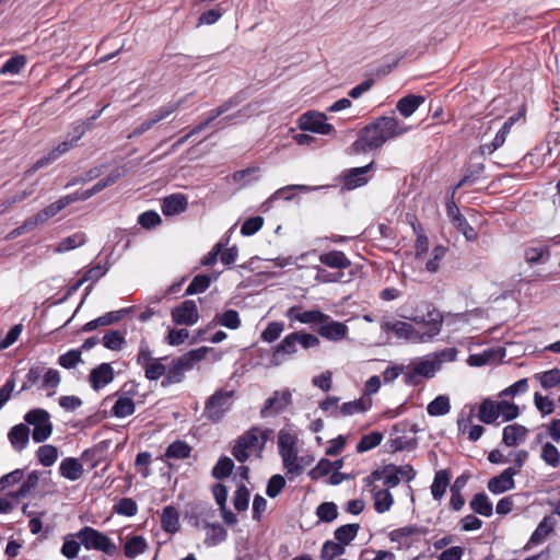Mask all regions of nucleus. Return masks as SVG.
<instances>
[{"label":"nucleus","mask_w":560,"mask_h":560,"mask_svg":"<svg viewBox=\"0 0 560 560\" xmlns=\"http://www.w3.org/2000/svg\"><path fill=\"white\" fill-rule=\"evenodd\" d=\"M121 175L122 174H121V172L119 170L113 171L106 178L97 182L91 189L85 190L81 195L78 194V200L79 199H81V200L89 199L90 197H92L93 195L100 192L101 190H103L107 186L114 184Z\"/></svg>","instance_id":"nucleus-32"},{"label":"nucleus","mask_w":560,"mask_h":560,"mask_svg":"<svg viewBox=\"0 0 560 560\" xmlns=\"http://www.w3.org/2000/svg\"><path fill=\"white\" fill-rule=\"evenodd\" d=\"M172 318L177 325L192 326L199 319L195 301L186 300L172 311Z\"/></svg>","instance_id":"nucleus-18"},{"label":"nucleus","mask_w":560,"mask_h":560,"mask_svg":"<svg viewBox=\"0 0 560 560\" xmlns=\"http://www.w3.org/2000/svg\"><path fill=\"white\" fill-rule=\"evenodd\" d=\"M283 467L289 475H300L301 474V466L298 465V456L299 451H287L283 453H280Z\"/></svg>","instance_id":"nucleus-43"},{"label":"nucleus","mask_w":560,"mask_h":560,"mask_svg":"<svg viewBox=\"0 0 560 560\" xmlns=\"http://www.w3.org/2000/svg\"><path fill=\"white\" fill-rule=\"evenodd\" d=\"M450 483V477L446 471L440 470L435 474L433 483L431 486V492L434 499L440 500Z\"/></svg>","instance_id":"nucleus-42"},{"label":"nucleus","mask_w":560,"mask_h":560,"mask_svg":"<svg viewBox=\"0 0 560 560\" xmlns=\"http://www.w3.org/2000/svg\"><path fill=\"white\" fill-rule=\"evenodd\" d=\"M183 101L170 102L156 110L150 113L148 118L143 120L129 136L128 138H136L150 130L158 122L166 119L173 113H175L182 105Z\"/></svg>","instance_id":"nucleus-10"},{"label":"nucleus","mask_w":560,"mask_h":560,"mask_svg":"<svg viewBox=\"0 0 560 560\" xmlns=\"http://www.w3.org/2000/svg\"><path fill=\"white\" fill-rule=\"evenodd\" d=\"M535 377L540 382L544 388H551L560 383V370L552 369L540 374H536Z\"/></svg>","instance_id":"nucleus-58"},{"label":"nucleus","mask_w":560,"mask_h":560,"mask_svg":"<svg viewBox=\"0 0 560 560\" xmlns=\"http://www.w3.org/2000/svg\"><path fill=\"white\" fill-rule=\"evenodd\" d=\"M136 410L133 400L130 397L121 395L117 398L113 406L112 412L117 418H126L131 416Z\"/></svg>","instance_id":"nucleus-35"},{"label":"nucleus","mask_w":560,"mask_h":560,"mask_svg":"<svg viewBox=\"0 0 560 560\" xmlns=\"http://www.w3.org/2000/svg\"><path fill=\"white\" fill-rule=\"evenodd\" d=\"M143 369L145 377L150 381H156L163 375L166 376L167 366L162 362V359H155Z\"/></svg>","instance_id":"nucleus-51"},{"label":"nucleus","mask_w":560,"mask_h":560,"mask_svg":"<svg viewBox=\"0 0 560 560\" xmlns=\"http://www.w3.org/2000/svg\"><path fill=\"white\" fill-rule=\"evenodd\" d=\"M373 163L362 167H354L349 170L343 175V185L347 189H354L368 183V172L371 170Z\"/></svg>","instance_id":"nucleus-20"},{"label":"nucleus","mask_w":560,"mask_h":560,"mask_svg":"<svg viewBox=\"0 0 560 560\" xmlns=\"http://www.w3.org/2000/svg\"><path fill=\"white\" fill-rule=\"evenodd\" d=\"M319 261L329 268L339 270H343L351 265V261L346 257V255L339 250H331L320 254Z\"/></svg>","instance_id":"nucleus-26"},{"label":"nucleus","mask_w":560,"mask_h":560,"mask_svg":"<svg viewBox=\"0 0 560 560\" xmlns=\"http://www.w3.org/2000/svg\"><path fill=\"white\" fill-rule=\"evenodd\" d=\"M86 243V235L82 232H77L68 237L62 238L54 248V253L62 254L75 249Z\"/></svg>","instance_id":"nucleus-29"},{"label":"nucleus","mask_w":560,"mask_h":560,"mask_svg":"<svg viewBox=\"0 0 560 560\" xmlns=\"http://www.w3.org/2000/svg\"><path fill=\"white\" fill-rule=\"evenodd\" d=\"M478 419L486 424L495 422L499 419L497 401L483 399L479 405Z\"/></svg>","instance_id":"nucleus-31"},{"label":"nucleus","mask_w":560,"mask_h":560,"mask_svg":"<svg viewBox=\"0 0 560 560\" xmlns=\"http://www.w3.org/2000/svg\"><path fill=\"white\" fill-rule=\"evenodd\" d=\"M268 439V431L254 427L237 438L232 455L240 463H245L253 454L260 453Z\"/></svg>","instance_id":"nucleus-3"},{"label":"nucleus","mask_w":560,"mask_h":560,"mask_svg":"<svg viewBox=\"0 0 560 560\" xmlns=\"http://www.w3.org/2000/svg\"><path fill=\"white\" fill-rule=\"evenodd\" d=\"M551 530H552V523L550 522L549 518L545 517L538 524V526L535 529V532L533 533L529 541L535 545L540 544L550 534Z\"/></svg>","instance_id":"nucleus-60"},{"label":"nucleus","mask_w":560,"mask_h":560,"mask_svg":"<svg viewBox=\"0 0 560 560\" xmlns=\"http://www.w3.org/2000/svg\"><path fill=\"white\" fill-rule=\"evenodd\" d=\"M49 418V413L44 409H34L24 416L25 422L34 427L32 433L34 442L42 443L51 435L52 423Z\"/></svg>","instance_id":"nucleus-8"},{"label":"nucleus","mask_w":560,"mask_h":560,"mask_svg":"<svg viewBox=\"0 0 560 560\" xmlns=\"http://www.w3.org/2000/svg\"><path fill=\"white\" fill-rule=\"evenodd\" d=\"M424 102L422 96L407 95L397 102L396 108L404 117H410Z\"/></svg>","instance_id":"nucleus-30"},{"label":"nucleus","mask_w":560,"mask_h":560,"mask_svg":"<svg viewBox=\"0 0 560 560\" xmlns=\"http://www.w3.org/2000/svg\"><path fill=\"white\" fill-rule=\"evenodd\" d=\"M345 553V546L337 541H326L322 549V559L332 560L334 558Z\"/></svg>","instance_id":"nucleus-59"},{"label":"nucleus","mask_w":560,"mask_h":560,"mask_svg":"<svg viewBox=\"0 0 560 560\" xmlns=\"http://www.w3.org/2000/svg\"><path fill=\"white\" fill-rule=\"evenodd\" d=\"M446 254V248L442 245L435 246L431 252L430 259L425 262V270L433 273L439 270L440 262Z\"/></svg>","instance_id":"nucleus-56"},{"label":"nucleus","mask_w":560,"mask_h":560,"mask_svg":"<svg viewBox=\"0 0 560 560\" xmlns=\"http://www.w3.org/2000/svg\"><path fill=\"white\" fill-rule=\"evenodd\" d=\"M450 399L445 395H440L433 399L427 407V411L432 417L444 416L450 412Z\"/></svg>","instance_id":"nucleus-39"},{"label":"nucleus","mask_w":560,"mask_h":560,"mask_svg":"<svg viewBox=\"0 0 560 560\" xmlns=\"http://www.w3.org/2000/svg\"><path fill=\"white\" fill-rule=\"evenodd\" d=\"M237 105L233 98L224 102L215 109H212L208 113L207 118L203 121H200L196 125L185 137L178 139L172 147L173 150L184 144L191 136L202 131L206 127H208L214 119L226 114L231 108Z\"/></svg>","instance_id":"nucleus-13"},{"label":"nucleus","mask_w":560,"mask_h":560,"mask_svg":"<svg viewBox=\"0 0 560 560\" xmlns=\"http://www.w3.org/2000/svg\"><path fill=\"white\" fill-rule=\"evenodd\" d=\"M497 406H498V416H499V418L502 417L503 421L513 420L520 413L518 407L513 402H509L506 400H501V401H497Z\"/></svg>","instance_id":"nucleus-55"},{"label":"nucleus","mask_w":560,"mask_h":560,"mask_svg":"<svg viewBox=\"0 0 560 560\" xmlns=\"http://www.w3.org/2000/svg\"><path fill=\"white\" fill-rule=\"evenodd\" d=\"M234 468V463L230 457H222L218 460L212 469V475L217 479H223L231 475Z\"/></svg>","instance_id":"nucleus-54"},{"label":"nucleus","mask_w":560,"mask_h":560,"mask_svg":"<svg viewBox=\"0 0 560 560\" xmlns=\"http://www.w3.org/2000/svg\"><path fill=\"white\" fill-rule=\"evenodd\" d=\"M416 477V471L410 465H387L383 469L375 470L369 477L373 481L383 480V486L395 488L400 481H411Z\"/></svg>","instance_id":"nucleus-6"},{"label":"nucleus","mask_w":560,"mask_h":560,"mask_svg":"<svg viewBox=\"0 0 560 560\" xmlns=\"http://www.w3.org/2000/svg\"><path fill=\"white\" fill-rule=\"evenodd\" d=\"M326 115L317 112H310L300 117V128L320 135H328L332 131V126L326 122Z\"/></svg>","instance_id":"nucleus-14"},{"label":"nucleus","mask_w":560,"mask_h":560,"mask_svg":"<svg viewBox=\"0 0 560 560\" xmlns=\"http://www.w3.org/2000/svg\"><path fill=\"white\" fill-rule=\"evenodd\" d=\"M162 527L164 530L174 533L178 527V514L173 506H166L163 510L161 518Z\"/></svg>","instance_id":"nucleus-44"},{"label":"nucleus","mask_w":560,"mask_h":560,"mask_svg":"<svg viewBox=\"0 0 560 560\" xmlns=\"http://www.w3.org/2000/svg\"><path fill=\"white\" fill-rule=\"evenodd\" d=\"M456 354V349L447 348L411 361L406 366L405 382L407 384H418L421 377H433L441 370L442 363L455 361Z\"/></svg>","instance_id":"nucleus-2"},{"label":"nucleus","mask_w":560,"mask_h":560,"mask_svg":"<svg viewBox=\"0 0 560 560\" xmlns=\"http://www.w3.org/2000/svg\"><path fill=\"white\" fill-rule=\"evenodd\" d=\"M234 390L220 389L208 398L205 416L211 421H219L233 404Z\"/></svg>","instance_id":"nucleus-7"},{"label":"nucleus","mask_w":560,"mask_h":560,"mask_svg":"<svg viewBox=\"0 0 560 560\" xmlns=\"http://www.w3.org/2000/svg\"><path fill=\"white\" fill-rule=\"evenodd\" d=\"M382 440H383L382 433L371 432V433L362 436V439L360 440V442L357 445V451L359 453L368 452V451L376 447L377 445H380Z\"/></svg>","instance_id":"nucleus-48"},{"label":"nucleus","mask_w":560,"mask_h":560,"mask_svg":"<svg viewBox=\"0 0 560 560\" xmlns=\"http://www.w3.org/2000/svg\"><path fill=\"white\" fill-rule=\"evenodd\" d=\"M228 537L225 528L219 524H212L207 526L206 532V544L209 546H215L224 541Z\"/></svg>","instance_id":"nucleus-41"},{"label":"nucleus","mask_w":560,"mask_h":560,"mask_svg":"<svg viewBox=\"0 0 560 560\" xmlns=\"http://www.w3.org/2000/svg\"><path fill=\"white\" fill-rule=\"evenodd\" d=\"M187 200L183 195H171L163 200L162 212L165 215H176L185 211Z\"/></svg>","instance_id":"nucleus-28"},{"label":"nucleus","mask_w":560,"mask_h":560,"mask_svg":"<svg viewBox=\"0 0 560 560\" xmlns=\"http://www.w3.org/2000/svg\"><path fill=\"white\" fill-rule=\"evenodd\" d=\"M75 537L88 550H97L109 556L117 551V547L110 538L93 527L84 526L75 533Z\"/></svg>","instance_id":"nucleus-5"},{"label":"nucleus","mask_w":560,"mask_h":560,"mask_svg":"<svg viewBox=\"0 0 560 560\" xmlns=\"http://www.w3.org/2000/svg\"><path fill=\"white\" fill-rule=\"evenodd\" d=\"M384 144L374 122L364 127L359 138L352 143L350 153L360 154L380 149Z\"/></svg>","instance_id":"nucleus-9"},{"label":"nucleus","mask_w":560,"mask_h":560,"mask_svg":"<svg viewBox=\"0 0 560 560\" xmlns=\"http://www.w3.org/2000/svg\"><path fill=\"white\" fill-rule=\"evenodd\" d=\"M287 317L291 322H300L302 324H318L327 319V314L318 310L303 311L301 306H292L287 311Z\"/></svg>","instance_id":"nucleus-19"},{"label":"nucleus","mask_w":560,"mask_h":560,"mask_svg":"<svg viewBox=\"0 0 560 560\" xmlns=\"http://www.w3.org/2000/svg\"><path fill=\"white\" fill-rule=\"evenodd\" d=\"M218 322L221 326H224L230 329H236L241 325V319L238 313L234 310L225 311L223 314L219 315Z\"/></svg>","instance_id":"nucleus-63"},{"label":"nucleus","mask_w":560,"mask_h":560,"mask_svg":"<svg viewBox=\"0 0 560 560\" xmlns=\"http://www.w3.org/2000/svg\"><path fill=\"white\" fill-rule=\"evenodd\" d=\"M211 283V278L207 275H197L186 289L187 295L205 292Z\"/></svg>","instance_id":"nucleus-52"},{"label":"nucleus","mask_w":560,"mask_h":560,"mask_svg":"<svg viewBox=\"0 0 560 560\" xmlns=\"http://www.w3.org/2000/svg\"><path fill=\"white\" fill-rule=\"evenodd\" d=\"M279 454L298 448V436L288 431L281 430L278 435Z\"/></svg>","instance_id":"nucleus-49"},{"label":"nucleus","mask_w":560,"mask_h":560,"mask_svg":"<svg viewBox=\"0 0 560 560\" xmlns=\"http://www.w3.org/2000/svg\"><path fill=\"white\" fill-rule=\"evenodd\" d=\"M284 330V324L280 322H271L261 332V339L266 342H273Z\"/></svg>","instance_id":"nucleus-62"},{"label":"nucleus","mask_w":560,"mask_h":560,"mask_svg":"<svg viewBox=\"0 0 560 560\" xmlns=\"http://www.w3.org/2000/svg\"><path fill=\"white\" fill-rule=\"evenodd\" d=\"M518 474V469L509 467L500 475L492 477L488 481V489L493 494H500L515 488L514 476Z\"/></svg>","instance_id":"nucleus-17"},{"label":"nucleus","mask_w":560,"mask_h":560,"mask_svg":"<svg viewBox=\"0 0 560 560\" xmlns=\"http://www.w3.org/2000/svg\"><path fill=\"white\" fill-rule=\"evenodd\" d=\"M80 540L74 535H68L61 547V553L68 559H74L81 548Z\"/></svg>","instance_id":"nucleus-50"},{"label":"nucleus","mask_w":560,"mask_h":560,"mask_svg":"<svg viewBox=\"0 0 560 560\" xmlns=\"http://www.w3.org/2000/svg\"><path fill=\"white\" fill-rule=\"evenodd\" d=\"M317 332L329 341L338 342L347 338L349 328L346 324L334 320L327 315V319L320 323Z\"/></svg>","instance_id":"nucleus-16"},{"label":"nucleus","mask_w":560,"mask_h":560,"mask_svg":"<svg viewBox=\"0 0 560 560\" xmlns=\"http://www.w3.org/2000/svg\"><path fill=\"white\" fill-rule=\"evenodd\" d=\"M470 509L480 514L481 516L489 517L492 515L493 508L492 503L490 502L489 498L486 493H477L469 503Z\"/></svg>","instance_id":"nucleus-33"},{"label":"nucleus","mask_w":560,"mask_h":560,"mask_svg":"<svg viewBox=\"0 0 560 560\" xmlns=\"http://www.w3.org/2000/svg\"><path fill=\"white\" fill-rule=\"evenodd\" d=\"M190 454V447L187 443L182 441H176L168 445L165 452V456L168 458L184 459L187 458Z\"/></svg>","instance_id":"nucleus-47"},{"label":"nucleus","mask_w":560,"mask_h":560,"mask_svg":"<svg viewBox=\"0 0 560 560\" xmlns=\"http://www.w3.org/2000/svg\"><path fill=\"white\" fill-rule=\"evenodd\" d=\"M114 378V371L108 363H102L93 369L90 374V382L94 389H101Z\"/></svg>","instance_id":"nucleus-22"},{"label":"nucleus","mask_w":560,"mask_h":560,"mask_svg":"<svg viewBox=\"0 0 560 560\" xmlns=\"http://www.w3.org/2000/svg\"><path fill=\"white\" fill-rule=\"evenodd\" d=\"M317 516L323 522H332L338 516V509L334 502H324L317 508Z\"/></svg>","instance_id":"nucleus-61"},{"label":"nucleus","mask_w":560,"mask_h":560,"mask_svg":"<svg viewBox=\"0 0 560 560\" xmlns=\"http://www.w3.org/2000/svg\"><path fill=\"white\" fill-rule=\"evenodd\" d=\"M524 258L528 264L545 262L549 259V252L542 246L528 247L524 252Z\"/></svg>","instance_id":"nucleus-46"},{"label":"nucleus","mask_w":560,"mask_h":560,"mask_svg":"<svg viewBox=\"0 0 560 560\" xmlns=\"http://www.w3.org/2000/svg\"><path fill=\"white\" fill-rule=\"evenodd\" d=\"M147 549L148 542L144 537L137 535L127 536L124 545V555L127 558L135 559L136 557L144 553Z\"/></svg>","instance_id":"nucleus-25"},{"label":"nucleus","mask_w":560,"mask_h":560,"mask_svg":"<svg viewBox=\"0 0 560 560\" xmlns=\"http://www.w3.org/2000/svg\"><path fill=\"white\" fill-rule=\"evenodd\" d=\"M77 200H78V194L68 195V196L61 197L59 200L50 203L45 209H43V211L50 219V218L55 217L57 213H59L67 206H69L70 203H72Z\"/></svg>","instance_id":"nucleus-45"},{"label":"nucleus","mask_w":560,"mask_h":560,"mask_svg":"<svg viewBox=\"0 0 560 560\" xmlns=\"http://www.w3.org/2000/svg\"><path fill=\"white\" fill-rule=\"evenodd\" d=\"M401 317L410 323L384 317L381 329L409 343H424L438 336L442 328V315L431 305L427 306L425 313L408 312L402 313Z\"/></svg>","instance_id":"nucleus-1"},{"label":"nucleus","mask_w":560,"mask_h":560,"mask_svg":"<svg viewBox=\"0 0 560 560\" xmlns=\"http://www.w3.org/2000/svg\"><path fill=\"white\" fill-rule=\"evenodd\" d=\"M83 471V465L74 457H66L59 466L60 475L71 481L80 479Z\"/></svg>","instance_id":"nucleus-24"},{"label":"nucleus","mask_w":560,"mask_h":560,"mask_svg":"<svg viewBox=\"0 0 560 560\" xmlns=\"http://www.w3.org/2000/svg\"><path fill=\"white\" fill-rule=\"evenodd\" d=\"M8 440L16 452H22L30 441L28 427L24 423L13 425L8 433Z\"/></svg>","instance_id":"nucleus-21"},{"label":"nucleus","mask_w":560,"mask_h":560,"mask_svg":"<svg viewBox=\"0 0 560 560\" xmlns=\"http://www.w3.org/2000/svg\"><path fill=\"white\" fill-rule=\"evenodd\" d=\"M527 429L521 424H509L503 429L502 441L506 446H516L524 441Z\"/></svg>","instance_id":"nucleus-27"},{"label":"nucleus","mask_w":560,"mask_h":560,"mask_svg":"<svg viewBox=\"0 0 560 560\" xmlns=\"http://www.w3.org/2000/svg\"><path fill=\"white\" fill-rule=\"evenodd\" d=\"M103 345L109 350H120L125 343V337L120 331L113 330L104 335Z\"/></svg>","instance_id":"nucleus-57"},{"label":"nucleus","mask_w":560,"mask_h":560,"mask_svg":"<svg viewBox=\"0 0 560 560\" xmlns=\"http://www.w3.org/2000/svg\"><path fill=\"white\" fill-rule=\"evenodd\" d=\"M373 493L374 508L377 513L383 514L390 510L394 504L393 494L389 492V488H380L374 485L371 489Z\"/></svg>","instance_id":"nucleus-23"},{"label":"nucleus","mask_w":560,"mask_h":560,"mask_svg":"<svg viewBox=\"0 0 560 560\" xmlns=\"http://www.w3.org/2000/svg\"><path fill=\"white\" fill-rule=\"evenodd\" d=\"M458 431L463 435H467V438L475 442L481 438L483 434V427L480 424H471L469 419L459 418L457 420Z\"/></svg>","instance_id":"nucleus-34"},{"label":"nucleus","mask_w":560,"mask_h":560,"mask_svg":"<svg viewBox=\"0 0 560 560\" xmlns=\"http://www.w3.org/2000/svg\"><path fill=\"white\" fill-rule=\"evenodd\" d=\"M292 401V393L290 389L276 390L269 397L260 410L261 418L275 417L283 412Z\"/></svg>","instance_id":"nucleus-12"},{"label":"nucleus","mask_w":560,"mask_h":560,"mask_svg":"<svg viewBox=\"0 0 560 560\" xmlns=\"http://www.w3.org/2000/svg\"><path fill=\"white\" fill-rule=\"evenodd\" d=\"M38 482L39 472L37 470H33L27 475V478L22 483L21 488L15 492L9 493V495L15 500H18L19 498H24L38 486Z\"/></svg>","instance_id":"nucleus-37"},{"label":"nucleus","mask_w":560,"mask_h":560,"mask_svg":"<svg viewBox=\"0 0 560 560\" xmlns=\"http://www.w3.org/2000/svg\"><path fill=\"white\" fill-rule=\"evenodd\" d=\"M383 142L407 133L411 127L394 116L380 117L374 121Z\"/></svg>","instance_id":"nucleus-11"},{"label":"nucleus","mask_w":560,"mask_h":560,"mask_svg":"<svg viewBox=\"0 0 560 560\" xmlns=\"http://www.w3.org/2000/svg\"><path fill=\"white\" fill-rule=\"evenodd\" d=\"M299 337L296 332L287 335L275 349L271 355V364L278 366L282 364L287 357L295 354L299 350Z\"/></svg>","instance_id":"nucleus-15"},{"label":"nucleus","mask_w":560,"mask_h":560,"mask_svg":"<svg viewBox=\"0 0 560 560\" xmlns=\"http://www.w3.org/2000/svg\"><path fill=\"white\" fill-rule=\"evenodd\" d=\"M60 383V374L55 369H45V372L43 374L42 378V389L48 390L47 395L52 396L56 393V388L58 387Z\"/></svg>","instance_id":"nucleus-38"},{"label":"nucleus","mask_w":560,"mask_h":560,"mask_svg":"<svg viewBox=\"0 0 560 560\" xmlns=\"http://www.w3.org/2000/svg\"><path fill=\"white\" fill-rule=\"evenodd\" d=\"M366 410V406L363 402V400L358 399L353 401L345 402L342 406L339 407V417H349L353 416L355 413H361Z\"/></svg>","instance_id":"nucleus-64"},{"label":"nucleus","mask_w":560,"mask_h":560,"mask_svg":"<svg viewBox=\"0 0 560 560\" xmlns=\"http://www.w3.org/2000/svg\"><path fill=\"white\" fill-rule=\"evenodd\" d=\"M541 459L552 467H558L560 464V453L558 448L551 443H545L541 447Z\"/></svg>","instance_id":"nucleus-53"},{"label":"nucleus","mask_w":560,"mask_h":560,"mask_svg":"<svg viewBox=\"0 0 560 560\" xmlns=\"http://www.w3.org/2000/svg\"><path fill=\"white\" fill-rule=\"evenodd\" d=\"M359 529V524L342 525L335 530V538L343 546H347L355 538Z\"/></svg>","instance_id":"nucleus-40"},{"label":"nucleus","mask_w":560,"mask_h":560,"mask_svg":"<svg viewBox=\"0 0 560 560\" xmlns=\"http://www.w3.org/2000/svg\"><path fill=\"white\" fill-rule=\"evenodd\" d=\"M36 457L43 466L50 467L57 462L59 452L56 446L45 444L36 451Z\"/></svg>","instance_id":"nucleus-36"},{"label":"nucleus","mask_w":560,"mask_h":560,"mask_svg":"<svg viewBox=\"0 0 560 560\" xmlns=\"http://www.w3.org/2000/svg\"><path fill=\"white\" fill-rule=\"evenodd\" d=\"M203 349H197L185 353L184 355L175 359L167 366L166 376L162 381V386H168L183 381L185 372L192 369L195 363L203 358Z\"/></svg>","instance_id":"nucleus-4"}]
</instances>
